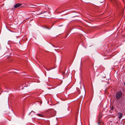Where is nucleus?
<instances>
[{
	"label": "nucleus",
	"instance_id": "1a4fd4ad",
	"mask_svg": "<svg viewBox=\"0 0 125 125\" xmlns=\"http://www.w3.org/2000/svg\"><path fill=\"white\" fill-rule=\"evenodd\" d=\"M111 110H114V107H111Z\"/></svg>",
	"mask_w": 125,
	"mask_h": 125
},
{
	"label": "nucleus",
	"instance_id": "6e6552de",
	"mask_svg": "<svg viewBox=\"0 0 125 125\" xmlns=\"http://www.w3.org/2000/svg\"><path fill=\"white\" fill-rule=\"evenodd\" d=\"M46 12V11H42L39 14H42V13H44Z\"/></svg>",
	"mask_w": 125,
	"mask_h": 125
},
{
	"label": "nucleus",
	"instance_id": "f257e3e1",
	"mask_svg": "<svg viewBox=\"0 0 125 125\" xmlns=\"http://www.w3.org/2000/svg\"><path fill=\"white\" fill-rule=\"evenodd\" d=\"M122 93L120 91L116 93V98L117 99H119L122 96Z\"/></svg>",
	"mask_w": 125,
	"mask_h": 125
},
{
	"label": "nucleus",
	"instance_id": "ddd939ff",
	"mask_svg": "<svg viewBox=\"0 0 125 125\" xmlns=\"http://www.w3.org/2000/svg\"><path fill=\"white\" fill-rule=\"evenodd\" d=\"M124 85L125 86V82L124 83Z\"/></svg>",
	"mask_w": 125,
	"mask_h": 125
},
{
	"label": "nucleus",
	"instance_id": "9d476101",
	"mask_svg": "<svg viewBox=\"0 0 125 125\" xmlns=\"http://www.w3.org/2000/svg\"><path fill=\"white\" fill-rule=\"evenodd\" d=\"M45 68L47 70H48V71H49L51 70V69H47V68Z\"/></svg>",
	"mask_w": 125,
	"mask_h": 125
},
{
	"label": "nucleus",
	"instance_id": "7ed1b4c3",
	"mask_svg": "<svg viewBox=\"0 0 125 125\" xmlns=\"http://www.w3.org/2000/svg\"><path fill=\"white\" fill-rule=\"evenodd\" d=\"M118 117L119 119L121 118L123 116V114L121 113H118Z\"/></svg>",
	"mask_w": 125,
	"mask_h": 125
},
{
	"label": "nucleus",
	"instance_id": "f03ea898",
	"mask_svg": "<svg viewBox=\"0 0 125 125\" xmlns=\"http://www.w3.org/2000/svg\"><path fill=\"white\" fill-rule=\"evenodd\" d=\"M22 5L20 3H17L15 4L14 6L15 8H17Z\"/></svg>",
	"mask_w": 125,
	"mask_h": 125
},
{
	"label": "nucleus",
	"instance_id": "f8f14e48",
	"mask_svg": "<svg viewBox=\"0 0 125 125\" xmlns=\"http://www.w3.org/2000/svg\"><path fill=\"white\" fill-rule=\"evenodd\" d=\"M32 7V8H35V7Z\"/></svg>",
	"mask_w": 125,
	"mask_h": 125
},
{
	"label": "nucleus",
	"instance_id": "20e7f679",
	"mask_svg": "<svg viewBox=\"0 0 125 125\" xmlns=\"http://www.w3.org/2000/svg\"><path fill=\"white\" fill-rule=\"evenodd\" d=\"M98 123L99 125H101L103 124L101 120H98Z\"/></svg>",
	"mask_w": 125,
	"mask_h": 125
},
{
	"label": "nucleus",
	"instance_id": "4468645a",
	"mask_svg": "<svg viewBox=\"0 0 125 125\" xmlns=\"http://www.w3.org/2000/svg\"><path fill=\"white\" fill-rule=\"evenodd\" d=\"M72 95H73V94H71V96H72Z\"/></svg>",
	"mask_w": 125,
	"mask_h": 125
},
{
	"label": "nucleus",
	"instance_id": "0eeeda50",
	"mask_svg": "<svg viewBox=\"0 0 125 125\" xmlns=\"http://www.w3.org/2000/svg\"><path fill=\"white\" fill-rule=\"evenodd\" d=\"M37 115H38V116H39L42 117L43 116L41 114H38Z\"/></svg>",
	"mask_w": 125,
	"mask_h": 125
},
{
	"label": "nucleus",
	"instance_id": "2eb2a0df",
	"mask_svg": "<svg viewBox=\"0 0 125 125\" xmlns=\"http://www.w3.org/2000/svg\"><path fill=\"white\" fill-rule=\"evenodd\" d=\"M33 6H35V5H32Z\"/></svg>",
	"mask_w": 125,
	"mask_h": 125
},
{
	"label": "nucleus",
	"instance_id": "39448f33",
	"mask_svg": "<svg viewBox=\"0 0 125 125\" xmlns=\"http://www.w3.org/2000/svg\"><path fill=\"white\" fill-rule=\"evenodd\" d=\"M102 117V115H99L98 117V120H101V119Z\"/></svg>",
	"mask_w": 125,
	"mask_h": 125
},
{
	"label": "nucleus",
	"instance_id": "9b49d317",
	"mask_svg": "<svg viewBox=\"0 0 125 125\" xmlns=\"http://www.w3.org/2000/svg\"><path fill=\"white\" fill-rule=\"evenodd\" d=\"M73 125H76V122H75L74 123Z\"/></svg>",
	"mask_w": 125,
	"mask_h": 125
},
{
	"label": "nucleus",
	"instance_id": "423d86ee",
	"mask_svg": "<svg viewBox=\"0 0 125 125\" xmlns=\"http://www.w3.org/2000/svg\"><path fill=\"white\" fill-rule=\"evenodd\" d=\"M30 114H32L33 115H34V114H35V112H34V111H32L31 112V113Z\"/></svg>",
	"mask_w": 125,
	"mask_h": 125
}]
</instances>
